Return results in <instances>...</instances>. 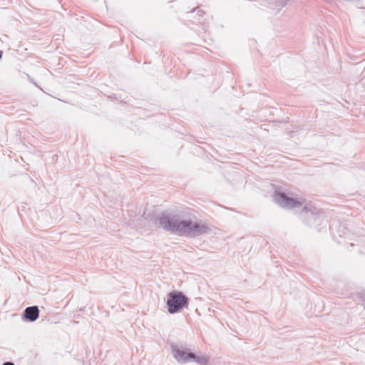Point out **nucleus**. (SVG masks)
Segmentation results:
<instances>
[{
  "mask_svg": "<svg viewBox=\"0 0 365 365\" xmlns=\"http://www.w3.org/2000/svg\"><path fill=\"white\" fill-rule=\"evenodd\" d=\"M171 348L175 359L180 364L195 361L200 365H207L210 361V358L207 356L196 355L195 353L188 351L187 349L178 345H172Z\"/></svg>",
  "mask_w": 365,
  "mask_h": 365,
  "instance_id": "1",
  "label": "nucleus"
},
{
  "mask_svg": "<svg viewBox=\"0 0 365 365\" xmlns=\"http://www.w3.org/2000/svg\"><path fill=\"white\" fill-rule=\"evenodd\" d=\"M273 200L280 207L287 210L302 207L305 202L303 198L293 197L282 191L280 187L275 188L273 195Z\"/></svg>",
  "mask_w": 365,
  "mask_h": 365,
  "instance_id": "2",
  "label": "nucleus"
},
{
  "mask_svg": "<svg viewBox=\"0 0 365 365\" xmlns=\"http://www.w3.org/2000/svg\"><path fill=\"white\" fill-rule=\"evenodd\" d=\"M299 213L301 219L311 227H317L322 222V215L319 210L312 203L304 204Z\"/></svg>",
  "mask_w": 365,
  "mask_h": 365,
  "instance_id": "3",
  "label": "nucleus"
},
{
  "mask_svg": "<svg viewBox=\"0 0 365 365\" xmlns=\"http://www.w3.org/2000/svg\"><path fill=\"white\" fill-rule=\"evenodd\" d=\"M167 296V307L170 314L179 312L188 304L189 299L181 292L173 291Z\"/></svg>",
  "mask_w": 365,
  "mask_h": 365,
  "instance_id": "4",
  "label": "nucleus"
},
{
  "mask_svg": "<svg viewBox=\"0 0 365 365\" xmlns=\"http://www.w3.org/2000/svg\"><path fill=\"white\" fill-rule=\"evenodd\" d=\"M183 220L176 215L162 214L158 218V222L163 230L173 233L182 235Z\"/></svg>",
  "mask_w": 365,
  "mask_h": 365,
  "instance_id": "5",
  "label": "nucleus"
},
{
  "mask_svg": "<svg viewBox=\"0 0 365 365\" xmlns=\"http://www.w3.org/2000/svg\"><path fill=\"white\" fill-rule=\"evenodd\" d=\"M182 235H187L191 237L199 236L207 233L210 229L202 222H192L190 220H183Z\"/></svg>",
  "mask_w": 365,
  "mask_h": 365,
  "instance_id": "6",
  "label": "nucleus"
},
{
  "mask_svg": "<svg viewBox=\"0 0 365 365\" xmlns=\"http://www.w3.org/2000/svg\"><path fill=\"white\" fill-rule=\"evenodd\" d=\"M39 316V310L37 306L28 307L24 312V318L28 322L36 321Z\"/></svg>",
  "mask_w": 365,
  "mask_h": 365,
  "instance_id": "7",
  "label": "nucleus"
},
{
  "mask_svg": "<svg viewBox=\"0 0 365 365\" xmlns=\"http://www.w3.org/2000/svg\"><path fill=\"white\" fill-rule=\"evenodd\" d=\"M2 365H15V364L12 361H6V362L3 363Z\"/></svg>",
  "mask_w": 365,
  "mask_h": 365,
  "instance_id": "8",
  "label": "nucleus"
},
{
  "mask_svg": "<svg viewBox=\"0 0 365 365\" xmlns=\"http://www.w3.org/2000/svg\"><path fill=\"white\" fill-rule=\"evenodd\" d=\"M1 56H2V51H0V59L1 58Z\"/></svg>",
  "mask_w": 365,
  "mask_h": 365,
  "instance_id": "9",
  "label": "nucleus"
}]
</instances>
